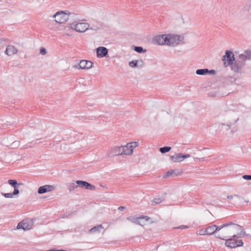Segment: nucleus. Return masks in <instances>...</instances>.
I'll list each match as a JSON object with an SVG mask.
<instances>
[{"label":"nucleus","mask_w":251,"mask_h":251,"mask_svg":"<svg viewBox=\"0 0 251 251\" xmlns=\"http://www.w3.org/2000/svg\"><path fill=\"white\" fill-rule=\"evenodd\" d=\"M251 60V51L246 50L244 53L240 54L235 60L233 52L229 50H226L225 55L222 57L224 65L227 67L231 65V70L235 72H240L245 64L246 60Z\"/></svg>","instance_id":"nucleus-1"},{"label":"nucleus","mask_w":251,"mask_h":251,"mask_svg":"<svg viewBox=\"0 0 251 251\" xmlns=\"http://www.w3.org/2000/svg\"><path fill=\"white\" fill-rule=\"evenodd\" d=\"M69 28L78 33H83L90 29V25L87 23L75 21L68 24Z\"/></svg>","instance_id":"nucleus-2"},{"label":"nucleus","mask_w":251,"mask_h":251,"mask_svg":"<svg viewBox=\"0 0 251 251\" xmlns=\"http://www.w3.org/2000/svg\"><path fill=\"white\" fill-rule=\"evenodd\" d=\"M227 227V230L231 232L233 235H245L244 229L240 226L232 223H228L222 225V228Z\"/></svg>","instance_id":"nucleus-3"},{"label":"nucleus","mask_w":251,"mask_h":251,"mask_svg":"<svg viewBox=\"0 0 251 251\" xmlns=\"http://www.w3.org/2000/svg\"><path fill=\"white\" fill-rule=\"evenodd\" d=\"M184 43V37L183 35L169 34L168 46L175 47Z\"/></svg>","instance_id":"nucleus-4"},{"label":"nucleus","mask_w":251,"mask_h":251,"mask_svg":"<svg viewBox=\"0 0 251 251\" xmlns=\"http://www.w3.org/2000/svg\"><path fill=\"white\" fill-rule=\"evenodd\" d=\"M72 14L68 11H59L52 16V18L54 19L55 22L61 24L66 22L68 20L69 16Z\"/></svg>","instance_id":"nucleus-5"},{"label":"nucleus","mask_w":251,"mask_h":251,"mask_svg":"<svg viewBox=\"0 0 251 251\" xmlns=\"http://www.w3.org/2000/svg\"><path fill=\"white\" fill-rule=\"evenodd\" d=\"M34 224V219L29 218L25 219L18 224L17 229H22L24 230H29L33 228Z\"/></svg>","instance_id":"nucleus-6"},{"label":"nucleus","mask_w":251,"mask_h":251,"mask_svg":"<svg viewBox=\"0 0 251 251\" xmlns=\"http://www.w3.org/2000/svg\"><path fill=\"white\" fill-rule=\"evenodd\" d=\"M222 228V226H218L213 225L200 229L199 231L198 234L199 235H211L215 233L216 231H219Z\"/></svg>","instance_id":"nucleus-7"},{"label":"nucleus","mask_w":251,"mask_h":251,"mask_svg":"<svg viewBox=\"0 0 251 251\" xmlns=\"http://www.w3.org/2000/svg\"><path fill=\"white\" fill-rule=\"evenodd\" d=\"M220 239L226 240L225 246L229 248H235L238 247L242 246L243 242L241 240H237L235 237L236 236H232V238L229 239H225L221 238L218 236Z\"/></svg>","instance_id":"nucleus-8"},{"label":"nucleus","mask_w":251,"mask_h":251,"mask_svg":"<svg viewBox=\"0 0 251 251\" xmlns=\"http://www.w3.org/2000/svg\"><path fill=\"white\" fill-rule=\"evenodd\" d=\"M139 145V142H132L127 143L125 146H122L124 155H130L133 153L134 149Z\"/></svg>","instance_id":"nucleus-9"},{"label":"nucleus","mask_w":251,"mask_h":251,"mask_svg":"<svg viewBox=\"0 0 251 251\" xmlns=\"http://www.w3.org/2000/svg\"><path fill=\"white\" fill-rule=\"evenodd\" d=\"M124 155L123 153V148L121 146H113L109 149L106 155L108 157H111L114 156Z\"/></svg>","instance_id":"nucleus-10"},{"label":"nucleus","mask_w":251,"mask_h":251,"mask_svg":"<svg viewBox=\"0 0 251 251\" xmlns=\"http://www.w3.org/2000/svg\"><path fill=\"white\" fill-rule=\"evenodd\" d=\"M155 44L159 45H168L169 44V34L156 36L153 39Z\"/></svg>","instance_id":"nucleus-11"},{"label":"nucleus","mask_w":251,"mask_h":251,"mask_svg":"<svg viewBox=\"0 0 251 251\" xmlns=\"http://www.w3.org/2000/svg\"><path fill=\"white\" fill-rule=\"evenodd\" d=\"M93 63L90 61L85 60H82L80 61L77 66H75V68L78 69L88 70L91 68Z\"/></svg>","instance_id":"nucleus-12"},{"label":"nucleus","mask_w":251,"mask_h":251,"mask_svg":"<svg viewBox=\"0 0 251 251\" xmlns=\"http://www.w3.org/2000/svg\"><path fill=\"white\" fill-rule=\"evenodd\" d=\"M75 183L78 187L81 188H84L89 190L95 189V187L94 185L85 181L76 180L75 181Z\"/></svg>","instance_id":"nucleus-13"},{"label":"nucleus","mask_w":251,"mask_h":251,"mask_svg":"<svg viewBox=\"0 0 251 251\" xmlns=\"http://www.w3.org/2000/svg\"><path fill=\"white\" fill-rule=\"evenodd\" d=\"M190 155L188 154L182 155L180 153L176 154L174 155L170 156L172 160L175 162H180L182 161L184 159L188 158Z\"/></svg>","instance_id":"nucleus-14"},{"label":"nucleus","mask_w":251,"mask_h":251,"mask_svg":"<svg viewBox=\"0 0 251 251\" xmlns=\"http://www.w3.org/2000/svg\"><path fill=\"white\" fill-rule=\"evenodd\" d=\"M54 187L52 185H45L40 187L38 189V193L40 194H44L46 192H51L54 190Z\"/></svg>","instance_id":"nucleus-15"},{"label":"nucleus","mask_w":251,"mask_h":251,"mask_svg":"<svg viewBox=\"0 0 251 251\" xmlns=\"http://www.w3.org/2000/svg\"><path fill=\"white\" fill-rule=\"evenodd\" d=\"M18 49L13 45H8L4 51L5 54L11 56L18 53Z\"/></svg>","instance_id":"nucleus-16"},{"label":"nucleus","mask_w":251,"mask_h":251,"mask_svg":"<svg viewBox=\"0 0 251 251\" xmlns=\"http://www.w3.org/2000/svg\"><path fill=\"white\" fill-rule=\"evenodd\" d=\"M108 50L104 47H99L97 49V56L98 58L105 57L108 53Z\"/></svg>","instance_id":"nucleus-17"},{"label":"nucleus","mask_w":251,"mask_h":251,"mask_svg":"<svg viewBox=\"0 0 251 251\" xmlns=\"http://www.w3.org/2000/svg\"><path fill=\"white\" fill-rule=\"evenodd\" d=\"M104 228L102 226V225H97V226L93 227V228H92L90 230V232L92 234H93V233L99 234V233H100L101 232L103 233L102 232L104 231Z\"/></svg>","instance_id":"nucleus-18"},{"label":"nucleus","mask_w":251,"mask_h":251,"mask_svg":"<svg viewBox=\"0 0 251 251\" xmlns=\"http://www.w3.org/2000/svg\"><path fill=\"white\" fill-rule=\"evenodd\" d=\"M138 218L139 219L138 225L141 226H144V225H145L146 223L149 221L150 219V218L149 217L146 216L139 217Z\"/></svg>","instance_id":"nucleus-19"},{"label":"nucleus","mask_w":251,"mask_h":251,"mask_svg":"<svg viewBox=\"0 0 251 251\" xmlns=\"http://www.w3.org/2000/svg\"><path fill=\"white\" fill-rule=\"evenodd\" d=\"M78 187V186L76 184L75 181L69 183L67 184L68 190L70 192L75 190Z\"/></svg>","instance_id":"nucleus-20"},{"label":"nucleus","mask_w":251,"mask_h":251,"mask_svg":"<svg viewBox=\"0 0 251 251\" xmlns=\"http://www.w3.org/2000/svg\"><path fill=\"white\" fill-rule=\"evenodd\" d=\"M139 219V218H138V217L135 216H129L126 218V219L129 221L136 225H138V224Z\"/></svg>","instance_id":"nucleus-21"},{"label":"nucleus","mask_w":251,"mask_h":251,"mask_svg":"<svg viewBox=\"0 0 251 251\" xmlns=\"http://www.w3.org/2000/svg\"><path fill=\"white\" fill-rule=\"evenodd\" d=\"M196 74L198 75H205L209 73V70L207 69H198L196 70Z\"/></svg>","instance_id":"nucleus-22"},{"label":"nucleus","mask_w":251,"mask_h":251,"mask_svg":"<svg viewBox=\"0 0 251 251\" xmlns=\"http://www.w3.org/2000/svg\"><path fill=\"white\" fill-rule=\"evenodd\" d=\"M8 183L12 186L13 187H16L17 186H19L22 185L21 183H18L17 181L14 179H9L8 180Z\"/></svg>","instance_id":"nucleus-23"},{"label":"nucleus","mask_w":251,"mask_h":251,"mask_svg":"<svg viewBox=\"0 0 251 251\" xmlns=\"http://www.w3.org/2000/svg\"><path fill=\"white\" fill-rule=\"evenodd\" d=\"M176 171L174 170H171L168 171L166 173V176H177L179 175L178 173H176Z\"/></svg>","instance_id":"nucleus-24"},{"label":"nucleus","mask_w":251,"mask_h":251,"mask_svg":"<svg viewBox=\"0 0 251 251\" xmlns=\"http://www.w3.org/2000/svg\"><path fill=\"white\" fill-rule=\"evenodd\" d=\"M171 150V148L170 147H164L159 149V151L162 153H165Z\"/></svg>","instance_id":"nucleus-25"},{"label":"nucleus","mask_w":251,"mask_h":251,"mask_svg":"<svg viewBox=\"0 0 251 251\" xmlns=\"http://www.w3.org/2000/svg\"><path fill=\"white\" fill-rule=\"evenodd\" d=\"M134 50L138 52V53H142V52H146V50H143V48L141 47H135L134 46Z\"/></svg>","instance_id":"nucleus-26"},{"label":"nucleus","mask_w":251,"mask_h":251,"mask_svg":"<svg viewBox=\"0 0 251 251\" xmlns=\"http://www.w3.org/2000/svg\"><path fill=\"white\" fill-rule=\"evenodd\" d=\"M20 145V142L18 141H15L13 142L11 145V148H18Z\"/></svg>","instance_id":"nucleus-27"},{"label":"nucleus","mask_w":251,"mask_h":251,"mask_svg":"<svg viewBox=\"0 0 251 251\" xmlns=\"http://www.w3.org/2000/svg\"><path fill=\"white\" fill-rule=\"evenodd\" d=\"M137 64L138 68H142L144 66V62L142 60H137Z\"/></svg>","instance_id":"nucleus-28"},{"label":"nucleus","mask_w":251,"mask_h":251,"mask_svg":"<svg viewBox=\"0 0 251 251\" xmlns=\"http://www.w3.org/2000/svg\"><path fill=\"white\" fill-rule=\"evenodd\" d=\"M129 66L132 68L137 67V60H133L129 62Z\"/></svg>","instance_id":"nucleus-29"},{"label":"nucleus","mask_w":251,"mask_h":251,"mask_svg":"<svg viewBox=\"0 0 251 251\" xmlns=\"http://www.w3.org/2000/svg\"><path fill=\"white\" fill-rule=\"evenodd\" d=\"M2 195L6 198H11L13 197V194L11 193H2Z\"/></svg>","instance_id":"nucleus-30"},{"label":"nucleus","mask_w":251,"mask_h":251,"mask_svg":"<svg viewBox=\"0 0 251 251\" xmlns=\"http://www.w3.org/2000/svg\"><path fill=\"white\" fill-rule=\"evenodd\" d=\"M161 201L162 200L159 198H155L152 201V202H154L155 204H159L161 203Z\"/></svg>","instance_id":"nucleus-31"},{"label":"nucleus","mask_w":251,"mask_h":251,"mask_svg":"<svg viewBox=\"0 0 251 251\" xmlns=\"http://www.w3.org/2000/svg\"><path fill=\"white\" fill-rule=\"evenodd\" d=\"M14 190L13 193H12L13 195H17L19 193V191L18 190V186L14 187Z\"/></svg>","instance_id":"nucleus-32"},{"label":"nucleus","mask_w":251,"mask_h":251,"mask_svg":"<svg viewBox=\"0 0 251 251\" xmlns=\"http://www.w3.org/2000/svg\"><path fill=\"white\" fill-rule=\"evenodd\" d=\"M40 53L42 55H45L47 53L46 49L42 48L40 50Z\"/></svg>","instance_id":"nucleus-33"},{"label":"nucleus","mask_w":251,"mask_h":251,"mask_svg":"<svg viewBox=\"0 0 251 251\" xmlns=\"http://www.w3.org/2000/svg\"><path fill=\"white\" fill-rule=\"evenodd\" d=\"M242 177L245 180H251V175H244Z\"/></svg>","instance_id":"nucleus-34"},{"label":"nucleus","mask_w":251,"mask_h":251,"mask_svg":"<svg viewBox=\"0 0 251 251\" xmlns=\"http://www.w3.org/2000/svg\"><path fill=\"white\" fill-rule=\"evenodd\" d=\"M188 228V226H180L178 227H175L174 228L182 229H185V228Z\"/></svg>","instance_id":"nucleus-35"},{"label":"nucleus","mask_w":251,"mask_h":251,"mask_svg":"<svg viewBox=\"0 0 251 251\" xmlns=\"http://www.w3.org/2000/svg\"><path fill=\"white\" fill-rule=\"evenodd\" d=\"M126 208V207L123 206H121L118 207V209L120 211H123V210H125Z\"/></svg>","instance_id":"nucleus-36"},{"label":"nucleus","mask_w":251,"mask_h":251,"mask_svg":"<svg viewBox=\"0 0 251 251\" xmlns=\"http://www.w3.org/2000/svg\"><path fill=\"white\" fill-rule=\"evenodd\" d=\"M215 73V71L214 70H210V71L209 70L208 74H210L211 75H214Z\"/></svg>","instance_id":"nucleus-37"},{"label":"nucleus","mask_w":251,"mask_h":251,"mask_svg":"<svg viewBox=\"0 0 251 251\" xmlns=\"http://www.w3.org/2000/svg\"><path fill=\"white\" fill-rule=\"evenodd\" d=\"M233 196H232V195H230V196H228L227 197V198L228 199H232L233 198Z\"/></svg>","instance_id":"nucleus-38"},{"label":"nucleus","mask_w":251,"mask_h":251,"mask_svg":"<svg viewBox=\"0 0 251 251\" xmlns=\"http://www.w3.org/2000/svg\"><path fill=\"white\" fill-rule=\"evenodd\" d=\"M46 251H55V250H47Z\"/></svg>","instance_id":"nucleus-39"},{"label":"nucleus","mask_w":251,"mask_h":251,"mask_svg":"<svg viewBox=\"0 0 251 251\" xmlns=\"http://www.w3.org/2000/svg\"><path fill=\"white\" fill-rule=\"evenodd\" d=\"M55 251H65V250H55Z\"/></svg>","instance_id":"nucleus-40"},{"label":"nucleus","mask_w":251,"mask_h":251,"mask_svg":"<svg viewBox=\"0 0 251 251\" xmlns=\"http://www.w3.org/2000/svg\"><path fill=\"white\" fill-rule=\"evenodd\" d=\"M234 196H235V197H237V198L240 197V196H238V195H234Z\"/></svg>","instance_id":"nucleus-41"},{"label":"nucleus","mask_w":251,"mask_h":251,"mask_svg":"<svg viewBox=\"0 0 251 251\" xmlns=\"http://www.w3.org/2000/svg\"><path fill=\"white\" fill-rule=\"evenodd\" d=\"M62 29H65V28H66V27H65V26H62Z\"/></svg>","instance_id":"nucleus-42"},{"label":"nucleus","mask_w":251,"mask_h":251,"mask_svg":"<svg viewBox=\"0 0 251 251\" xmlns=\"http://www.w3.org/2000/svg\"><path fill=\"white\" fill-rule=\"evenodd\" d=\"M1 40V39H0V41Z\"/></svg>","instance_id":"nucleus-43"}]
</instances>
